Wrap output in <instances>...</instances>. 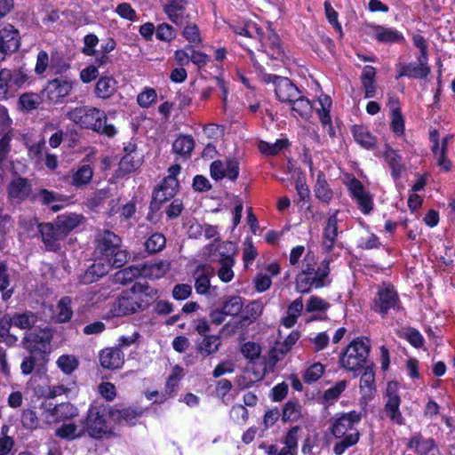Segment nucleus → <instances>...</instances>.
Here are the masks:
<instances>
[{"mask_svg":"<svg viewBox=\"0 0 455 455\" xmlns=\"http://www.w3.org/2000/svg\"><path fill=\"white\" fill-rule=\"evenodd\" d=\"M338 235L337 212L330 216L323 234L322 246L325 252H330L335 245Z\"/></svg>","mask_w":455,"mask_h":455,"instance_id":"nucleus-25","label":"nucleus"},{"mask_svg":"<svg viewBox=\"0 0 455 455\" xmlns=\"http://www.w3.org/2000/svg\"><path fill=\"white\" fill-rule=\"evenodd\" d=\"M5 72L7 73V79L10 83V86L12 87H21L23 84L27 83L28 80V75L21 69H7L4 68Z\"/></svg>","mask_w":455,"mask_h":455,"instance_id":"nucleus-54","label":"nucleus"},{"mask_svg":"<svg viewBox=\"0 0 455 455\" xmlns=\"http://www.w3.org/2000/svg\"><path fill=\"white\" fill-rule=\"evenodd\" d=\"M21 423L27 429H36L39 426V419L35 411L26 409L22 411Z\"/></svg>","mask_w":455,"mask_h":455,"instance_id":"nucleus-60","label":"nucleus"},{"mask_svg":"<svg viewBox=\"0 0 455 455\" xmlns=\"http://www.w3.org/2000/svg\"><path fill=\"white\" fill-rule=\"evenodd\" d=\"M142 266V276L158 279L162 277L170 268L168 261L161 260L157 263L144 264Z\"/></svg>","mask_w":455,"mask_h":455,"instance_id":"nucleus-33","label":"nucleus"},{"mask_svg":"<svg viewBox=\"0 0 455 455\" xmlns=\"http://www.w3.org/2000/svg\"><path fill=\"white\" fill-rule=\"evenodd\" d=\"M262 80L267 84H273L275 96L282 102L291 103V101L294 100V98L299 97V89L287 77L271 74H263Z\"/></svg>","mask_w":455,"mask_h":455,"instance_id":"nucleus-9","label":"nucleus"},{"mask_svg":"<svg viewBox=\"0 0 455 455\" xmlns=\"http://www.w3.org/2000/svg\"><path fill=\"white\" fill-rule=\"evenodd\" d=\"M166 243L164 235L161 233H155L145 242L146 251L150 253H156L162 251Z\"/></svg>","mask_w":455,"mask_h":455,"instance_id":"nucleus-48","label":"nucleus"},{"mask_svg":"<svg viewBox=\"0 0 455 455\" xmlns=\"http://www.w3.org/2000/svg\"><path fill=\"white\" fill-rule=\"evenodd\" d=\"M183 36L191 44H199L202 41L200 30L194 23H187L184 25Z\"/></svg>","mask_w":455,"mask_h":455,"instance_id":"nucleus-58","label":"nucleus"},{"mask_svg":"<svg viewBox=\"0 0 455 455\" xmlns=\"http://www.w3.org/2000/svg\"><path fill=\"white\" fill-rule=\"evenodd\" d=\"M362 417L361 412L351 411L341 413L331 419V431L335 438L339 439L333 446V452L336 455H342L348 448L359 442L361 434L356 426L361 421Z\"/></svg>","mask_w":455,"mask_h":455,"instance_id":"nucleus-1","label":"nucleus"},{"mask_svg":"<svg viewBox=\"0 0 455 455\" xmlns=\"http://www.w3.org/2000/svg\"><path fill=\"white\" fill-rule=\"evenodd\" d=\"M241 353L247 359L255 360L260 355L261 347L255 342L248 341L242 346Z\"/></svg>","mask_w":455,"mask_h":455,"instance_id":"nucleus-61","label":"nucleus"},{"mask_svg":"<svg viewBox=\"0 0 455 455\" xmlns=\"http://www.w3.org/2000/svg\"><path fill=\"white\" fill-rule=\"evenodd\" d=\"M41 97L37 93L25 92L19 98L20 109L22 111H32L41 104Z\"/></svg>","mask_w":455,"mask_h":455,"instance_id":"nucleus-42","label":"nucleus"},{"mask_svg":"<svg viewBox=\"0 0 455 455\" xmlns=\"http://www.w3.org/2000/svg\"><path fill=\"white\" fill-rule=\"evenodd\" d=\"M78 409L70 403H61L46 409L45 418L48 422H60L78 416Z\"/></svg>","mask_w":455,"mask_h":455,"instance_id":"nucleus-19","label":"nucleus"},{"mask_svg":"<svg viewBox=\"0 0 455 455\" xmlns=\"http://www.w3.org/2000/svg\"><path fill=\"white\" fill-rule=\"evenodd\" d=\"M116 90V81L110 76L100 77L95 86V93L100 99L110 98Z\"/></svg>","mask_w":455,"mask_h":455,"instance_id":"nucleus-31","label":"nucleus"},{"mask_svg":"<svg viewBox=\"0 0 455 455\" xmlns=\"http://www.w3.org/2000/svg\"><path fill=\"white\" fill-rule=\"evenodd\" d=\"M387 401L385 404L387 416L398 425L404 424V419L399 410L401 399L398 395V383L390 381L387 386Z\"/></svg>","mask_w":455,"mask_h":455,"instance_id":"nucleus-12","label":"nucleus"},{"mask_svg":"<svg viewBox=\"0 0 455 455\" xmlns=\"http://www.w3.org/2000/svg\"><path fill=\"white\" fill-rule=\"evenodd\" d=\"M329 307L327 302H325L323 299L312 296L309 298L307 303V312H315V311H325Z\"/></svg>","mask_w":455,"mask_h":455,"instance_id":"nucleus-64","label":"nucleus"},{"mask_svg":"<svg viewBox=\"0 0 455 455\" xmlns=\"http://www.w3.org/2000/svg\"><path fill=\"white\" fill-rule=\"evenodd\" d=\"M56 435L61 439L74 440L84 435V430H79L74 423H64L56 429Z\"/></svg>","mask_w":455,"mask_h":455,"instance_id":"nucleus-40","label":"nucleus"},{"mask_svg":"<svg viewBox=\"0 0 455 455\" xmlns=\"http://www.w3.org/2000/svg\"><path fill=\"white\" fill-rule=\"evenodd\" d=\"M214 269L210 265L197 267L193 274L195 278V289L198 294H206L211 287V277Z\"/></svg>","mask_w":455,"mask_h":455,"instance_id":"nucleus-23","label":"nucleus"},{"mask_svg":"<svg viewBox=\"0 0 455 455\" xmlns=\"http://www.w3.org/2000/svg\"><path fill=\"white\" fill-rule=\"evenodd\" d=\"M84 220V217L76 213L61 214L57 217L55 223L63 236L75 229Z\"/></svg>","mask_w":455,"mask_h":455,"instance_id":"nucleus-27","label":"nucleus"},{"mask_svg":"<svg viewBox=\"0 0 455 455\" xmlns=\"http://www.w3.org/2000/svg\"><path fill=\"white\" fill-rule=\"evenodd\" d=\"M391 128L397 135H401L404 132V121L399 108L392 110Z\"/></svg>","mask_w":455,"mask_h":455,"instance_id":"nucleus-62","label":"nucleus"},{"mask_svg":"<svg viewBox=\"0 0 455 455\" xmlns=\"http://www.w3.org/2000/svg\"><path fill=\"white\" fill-rule=\"evenodd\" d=\"M71 299L68 297L62 298L57 306V319L60 323H65L71 319L73 311L70 307Z\"/></svg>","mask_w":455,"mask_h":455,"instance_id":"nucleus-51","label":"nucleus"},{"mask_svg":"<svg viewBox=\"0 0 455 455\" xmlns=\"http://www.w3.org/2000/svg\"><path fill=\"white\" fill-rule=\"evenodd\" d=\"M7 194L10 201L20 204L31 196L32 185L26 178L15 177L8 185Z\"/></svg>","mask_w":455,"mask_h":455,"instance_id":"nucleus-15","label":"nucleus"},{"mask_svg":"<svg viewBox=\"0 0 455 455\" xmlns=\"http://www.w3.org/2000/svg\"><path fill=\"white\" fill-rule=\"evenodd\" d=\"M187 0H171L164 5L168 18L176 25L183 26L188 23L189 15L186 13Z\"/></svg>","mask_w":455,"mask_h":455,"instance_id":"nucleus-22","label":"nucleus"},{"mask_svg":"<svg viewBox=\"0 0 455 455\" xmlns=\"http://www.w3.org/2000/svg\"><path fill=\"white\" fill-rule=\"evenodd\" d=\"M33 198L40 201V203L44 205L51 206V209L53 212H58L60 209V205L56 204L55 203L61 202L62 196L52 191L42 188L33 196Z\"/></svg>","mask_w":455,"mask_h":455,"instance_id":"nucleus-35","label":"nucleus"},{"mask_svg":"<svg viewBox=\"0 0 455 455\" xmlns=\"http://www.w3.org/2000/svg\"><path fill=\"white\" fill-rule=\"evenodd\" d=\"M211 176L216 180L228 178L230 180H235L239 175V162L235 158L227 159V171L223 169V162L215 160L210 167Z\"/></svg>","mask_w":455,"mask_h":455,"instance_id":"nucleus-16","label":"nucleus"},{"mask_svg":"<svg viewBox=\"0 0 455 455\" xmlns=\"http://www.w3.org/2000/svg\"><path fill=\"white\" fill-rule=\"evenodd\" d=\"M189 232L193 235L200 234L204 235L206 239L215 238V241L218 240V228L215 226H212L209 224L204 225H192L189 228Z\"/></svg>","mask_w":455,"mask_h":455,"instance_id":"nucleus-55","label":"nucleus"},{"mask_svg":"<svg viewBox=\"0 0 455 455\" xmlns=\"http://www.w3.org/2000/svg\"><path fill=\"white\" fill-rule=\"evenodd\" d=\"M139 276H142V266H130L118 271L116 274V280L126 284Z\"/></svg>","mask_w":455,"mask_h":455,"instance_id":"nucleus-41","label":"nucleus"},{"mask_svg":"<svg viewBox=\"0 0 455 455\" xmlns=\"http://www.w3.org/2000/svg\"><path fill=\"white\" fill-rule=\"evenodd\" d=\"M100 365L106 369H119L124 364V354L118 347L103 349L100 354Z\"/></svg>","mask_w":455,"mask_h":455,"instance_id":"nucleus-24","label":"nucleus"},{"mask_svg":"<svg viewBox=\"0 0 455 455\" xmlns=\"http://www.w3.org/2000/svg\"><path fill=\"white\" fill-rule=\"evenodd\" d=\"M410 448H415L419 455H427L434 447V441L431 439H422L420 436H413L408 443Z\"/></svg>","mask_w":455,"mask_h":455,"instance_id":"nucleus-47","label":"nucleus"},{"mask_svg":"<svg viewBox=\"0 0 455 455\" xmlns=\"http://www.w3.org/2000/svg\"><path fill=\"white\" fill-rule=\"evenodd\" d=\"M195 147V141L193 138L189 135H182L178 137L173 144L172 149L173 151L180 156H190L192 150Z\"/></svg>","mask_w":455,"mask_h":455,"instance_id":"nucleus-38","label":"nucleus"},{"mask_svg":"<svg viewBox=\"0 0 455 455\" xmlns=\"http://www.w3.org/2000/svg\"><path fill=\"white\" fill-rule=\"evenodd\" d=\"M376 69L371 66H365L361 75L362 85L364 89L365 98H373L376 94Z\"/></svg>","mask_w":455,"mask_h":455,"instance_id":"nucleus-29","label":"nucleus"},{"mask_svg":"<svg viewBox=\"0 0 455 455\" xmlns=\"http://www.w3.org/2000/svg\"><path fill=\"white\" fill-rule=\"evenodd\" d=\"M400 307L399 296L394 287L389 284L379 286L373 299L371 309L385 316L390 310H399Z\"/></svg>","mask_w":455,"mask_h":455,"instance_id":"nucleus-8","label":"nucleus"},{"mask_svg":"<svg viewBox=\"0 0 455 455\" xmlns=\"http://www.w3.org/2000/svg\"><path fill=\"white\" fill-rule=\"evenodd\" d=\"M156 92L154 89H146L137 97L138 104L142 108H148L156 100Z\"/></svg>","mask_w":455,"mask_h":455,"instance_id":"nucleus-63","label":"nucleus"},{"mask_svg":"<svg viewBox=\"0 0 455 455\" xmlns=\"http://www.w3.org/2000/svg\"><path fill=\"white\" fill-rule=\"evenodd\" d=\"M141 164V158L132 154H125L119 163L120 170L130 173L138 169Z\"/></svg>","mask_w":455,"mask_h":455,"instance_id":"nucleus-53","label":"nucleus"},{"mask_svg":"<svg viewBox=\"0 0 455 455\" xmlns=\"http://www.w3.org/2000/svg\"><path fill=\"white\" fill-rule=\"evenodd\" d=\"M106 407L97 402L91 404L86 418L83 421L84 434L85 432L92 438H102L109 434V428L105 419Z\"/></svg>","mask_w":455,"mask_h":455,"instance_id":"nucleus-7","label":"nucleus"},{"mask_svg":"<svg viewBox=\"0 0 455 455\" xmlns=\"http://www.w3.org/2000/svg\"><path fill=\"white\" fill-rule=\"evenodd\" d=\"M121 238L110 230H102L96 236V251L113 267L119 268L128 260V253L121 249Z\"/></svg>","mask_w":455,"mask_h":455,"instance_id":"nucleus-5","label":"nucleus"},{"mask_svg":"<svg viewBox=\"0 0 455 455\" xmlns=\"http://www.w3.org/2000/svg\"><path fill=\"white\" fill-rule=\"evenodd\" d=\"M243 301L240 296H230L224 299L222 304L223 312L227 315H237L243 308Z\"/></svg>","mask_w":455,"mask_h":455,"instance_id":"nucleus-44","label":"nucleus"},{"mask_svg":"<svg viewBox=\"0 0 455 455\" xmlns=\"http://www.w3.org/2000/svg\"><path fill=\"white\" fill-rule=\"evenodd\" d=\"M290 350L282 342H276L269 351L268 363L275 366L276 363L282 360Z\"/></svg>","mask_w":455,"mask_h":455,"instance_id":"nucleus-57","label":"nucleus"},{"mask_svg":"<svg viewBox=\"0 0 455 455\" xmlns=\"http://www.w3.org/2000/svg\"><path fill=\"white\" fill-rule=\"evenodd\" d=\"M314 191L315 196L323 203L328 204L333 196L332 190L330 188L329 184L322 172L317 175V180Z\"/></svg>","mask_w":455,"mask_h":455,"instance_id":"nucleus-39","label":"nucleus"},{"mask_svg":"<svg viewBox=\"0 0 455 455\" xmlns=\"http://www.w3.org/2000/svg\"><path fill=\"white\" fill-rule=\"evenodd\" d=\"M301 405L299 401H289L285 403L283 409V421H297L301 416Z\"/></svg>","mask_w":455,"mask_h":455,"instance_id":"nucleus-43","label":"nucleus"},{"mask_svg":"<svg viewBox=\"0 0 455 455\" xmlns=\"http://www.w3.org/2000/svg\"><path fill=\"white\" fill-rule=\"evenodd\" d=\"M221 346L219 335H205L202 340L196 342V351L203 356L217 353Z\"/></svg>","mask_w":455,"mask_h":455,"instance_id":"nucleus-26","label":"nucleus"},{"mask_svg":"<svg viewBox=\"0 0 455 455\" xmlns=\"http://www.w3.org/2000/svg\"><path fill=\"white\" fill-rule=\"evenodd\" d=\"M93 171L89 164H84L73 172L71 184L76 188H84L92 179Z\"/></svg>","mask_w":455,"mask_h":455,"instance_id":"nucleus-36","label":"nucleus"},{"mask_svg":"<svg viewBox=\"0 0 455 455\" xmlns=\"http://www.w3.org/2000/svg\"><path fill=\"white\" fill-rule=\"evenodd\" d=\"M178 187V181H173V180H164L159 188L154 192L153 198L150 203V209L152 211H158L164 202L170 200L175 196Z\"/></svg>","mask_w":455,"mask_h":455,"instance_id":"nucleus-17","label":"nucleus"},{"mask_svg":"<svg viewBox=\"0 0 455 455\" xmlns=\"http://www.w3.org/2000/svg\"><path fill=\"white\" fill-rule=\"evenodd\" d=\"M360 390L364 398H371L374 393V372L369 366L364 367L361 376Z\"/></svg>","mask_w":455,"mask_h":455,"instance_id":"nucleus-37","label":"nucleus"},{"mask_svg":"<svg viewBox=\"0 0 455 455\" xmlns=\"http://www.w3.org/2000/svg\"><path fill=\"white\" fill-rule=\"evenodd\" d=\"M352 132L355 141L362 147L367 149H371L375 147L376 139L371 134L367 128L360 125H355Z\"/></svg>","mask_w":455,"mask_h":455,"instance_id":"nucleus-34","label":"nucleus"},{"mask_svg":"<svg viewBox=\"0 0 455 455\" xmlns=\"http://www.w3.org/2000/svg\"><path fill=\"white\" fill-rule=\"evenodd\" d=\"M148 289V285L136 283L130 290L123 291L120 297L112 303L109 311L111 316H125L145 309L149 304L147 299Z\"/></svg>","mask_w":455,"mask_h":455,"instance_id":"nucleus-4","label":"nucleus"},{"mask_svg":"<svg viewBox=\"0 0 455 455\" xmlns=\"http://www.w3.org/2000/svg\"><path fill=\"white\" fill-rule=\"evenodd\" d=\"M262 312V307L259 302L252 301L248 304L243 311V315L241 317L240 324L241 326L249 324L256 321V319L260 315Z\"/></svg>","mask_w":455,"mask_h":455,"instance_id":"nucleus-45","label":"nucleus"},{"mask_svg":"<svg viewBox=\"0 0 455 455\" xmlns=\"http://www.w3.org/2000/svg\"><path fill=\"white\" fill-rule=\"evenodd\" d=\"M330 259H323L318 266L315 255L307 252L303 260L302 270L296 276L295 289L300 293H308L312 288L319 289L330 283Z\"/></svg>","mask_w":455,"mask_h":455,"instance_id":"nucleus-2","label":"nucleus"},{"mask_svg":"<svg viewBox=\"0 0 455 455\" xmlns=\"http://www.w3.org/2000/svg\"><path fill=\"white\" fill-rule=\"evenodd\" d=\"M324 371V367L322 363H316L308 367L303 376L306 383H313L319 379Z\"/></svg>","mask_w":455,"mask_h":455,"instance_id":"nucleus-59","label":"nucleus"},{"mask_svg":"<svg viewBox=\"0 0 455 455\" xmlns=\"http://www.w3.org/2000/svg\"><path fill=\"white\" fill-rule=\"evenodd\" d=\"M20 45L19 31L12 25L0 29V61L4 60L7 54L16 52Z\"/></svg>","mask_w":455,"mask_h":455,"instance_id":"nucleus-14","label":"nucleus"},{"mask_svg":"<svg viewBox=\"0 0 455 455\" xmlns=\"http://www.w3.org/2000/svg\"><path fill=\"white\" fill-rule=\"evenodd\" d=\"M66 116L81 128L91 129L108 137H112L116 132L114 125L108 124L105 112L97 108L76 107L67 112Z\"/></svg>","mask_w":455,"mask_h":455,"instance_id":"nucleus-3","label":"nucleus"},{"mask_svg":"<svg viewBox=\"0 0 455 455\" xmlns=\"http://www.w3.org/2000/svg\"><path fill=\"white\" fill-rule=\"evenodd\" d=\"M217 250L220 251V259H218L220 267L218 271V276L222 282L228 283L234 277L232 267L235 264L234 254L235 245L233 243L226 241L218 245Z\"/></svg>","mask_w":455,"mask_h":455,"instance_id":"nucleus-10","label":"nucleus"},{"mask_svg":"<svg viewBox=\"0 0 455 455\" xmlns=\"http://www.w3.org/2000/svg\"><path fill=\"white\" fill-rule=\"evenodd\" d=\"M371 346L367 339H356L346 348L339 358L340 365L348 371H356L367 365Z\"/></svg>","mask_w":455,"mask_h":455,"instance_id":"nucleus-6","label":"nucleus"},{"mask_svg":"<svg viewBox=\"0 0 455 455\" xmlns=\"http://www.w3.org/2000/svg\"><path fill=\"white\" fill-rule=\"evenodd\" d=\"M111 267L113 266L110 264V260L105 259L95 260L80 276V281L84 284L92 283L107 275Z\"/></svg>","mask_w":455,"mask_h":455,"instance_id":"nucleus-21","label":"nucleus"},{"mask_svg":"<svg viewBox=\"0 0 455 455\" xmlns=\"http://www.w3.org/2000/svg\"><path fill=\"white\" fill-rule=\"evenodd\" d=\"M254 28L259 40L261 43L262 51L273 59H279L283 57L278 35L270 28H267L266 31H262L258 28Z\"/></svg>","mask_w":455,"mask_h":455,"instance_id":"nucleus-13","label":"nucleus"},{"mask_svg":"<svg viewBox=\"0 0 455 455\" xmlns=\"http://www.w3.org/2000/svg\"><path fill=\"white\" fill-rule=\"evenodd\" d=\"M36 321L37 317L32 312L14 314L12 315L13 325L22 330L32 328Z\"/></svg>","mask_w":455,"mask_h":455,"instance_id":"nucleus-46","label":"nucleus"},{"mask_svg":"<svg viewBox=\"0 0 455 455\" xmlns=\"http://www.w3.org/2000/svg\"><path fill=\"white\" fill-rule=\"evenodd\" d=\"M42 240L48 251H56L60 249L58 241L64 238L56 223H42L38 226Z\"/></svg>","mask_w":455,"mask_h":455,"instance_id":"nucleus-20","label":"nucleus"},{"mask_svg":"<svg viewBox=\"0 0 455 455\" xmlns=\"http://www.w3.org/2000/svg\"><path fill=\"white\" fill-rule=\"evenodd\" d=\"M419 63H411L408 65L403 66L397 76H409L412 78H424L426 77L429 72L430 69L426 64V60L422 59L421 57L419 59Z\"/></svg>","mask_w":455,"mask_h":455,"instance_id":"nucleus-28","label":"nucleus"},{"mask_svg":"<svg viewBox=\"0 0 455 455\" xmlns=\"http://www.w3.org/2000/svg\"><path fill=\"white\" fill-rule=\"evenodd\" d=\"M72 90V84L68 80L55 78L47 83L43 94L52 103L59 102L62 98L68 95Z\"/></svg>","mask_w":455,"mask_h":455,"instance_id":"nucleus-18","label":"nucleus"},{"mask_svg":"<svg viewBox=\"0 0 455 455\" xmlns=\"http://www.w3.org/2000/svg\"><path fill=\"white\" fill-rule=\"evenodd\" d=\"M288 145L286 140H277L274 143H268L266 141H260L259 143V149L264 155L267 156H275L277 155L283 148H284Z\"/></svg>","mask_w":455,"mask_h":455,"instance_id":"nucleus-49","label":"nucleus"},{"mask_svg":"<svg viewBox=\"0 0 455 455\" xmlns=\"http://www.w3.org/2000/svg\"><path fill=\"white\" fill-rule=\"evenodd\" d=\"M384 157L391 169L392 176L395 179H398L401 175V172L404 168L403 164L402 163V157L395 150L389 147H387L384 152Z\"/></svg>","mask_w":455,"mask_h":455,"instance_id":"nucleus-32","label":"nucleus"},{"mask_svg":"<svg viewBox=\"0 0 455 455\" xmlns=\"http://www.w3.org/2000/svg\"><path fill=\"white\" fill-rule=\"evenodd\" d=\"M376 38L379 42L394 43L402 40L403 36L401 34H399L397 31L394 29L378 27L376 28Z\"/></svg>","mask_w":455,"mask_h":455,"instance_id":"nucleus-52","label":"nucleus"},{"mask_svg":"<svg viewBox=\"0 0 455 455\" xmlns=\"http://www.w3.org/2000/svg\"><path fill=\"white\" fill-rule=\"evenodd\" d=\"M51 339L45 332L28 331L22 339V345L29 355L44 359Z\"/></svg>","mask_w":455,"mask_h":455,"instance_id":"nucleus-11","label":"nucleus"},{"mask_svg":"<svg viewBox=\"0 0 455 455\" xmlns=\"http://www.w3.org/2000/svg\"><path fill=\"white\" fill-rule=\"evenodd\" d=\"M292 103V110L296 113H298L299 116L301 117L307 118L310 112H311V103L310 101L299 94V97L294 98V100L291 101Z\"/></svg>","mask_w":455,"mask_h":455,"instance_id":"nucleus-50","label":"nucleus"},{"mask_svg":"<svg viewBox=\"0 0 455 455\" xmlns=\"http://www.w3.org/2000/svg\"><path fill=\"white\" fill-rule=\"evenodd\" d=\"M58 366L66 374L72 373L78 366V360L74 355H63L57 360Z\"/></svg>","mask_w":455,"mask_h":455,"instance_id":"nucleus-56","label":"nucleus"},{"mask_svg":"<svg viewBox=\"0 0 455 455\" xmlns=\"http://www.w3.org/2000/svg\"><path fill=\"white\" fill-rule=\"evenodd\" d=\"M110 417L118 423L134 424L135 420L140 417L141 411L132 408H111L109 410Z\"/></svg>","mask_w":455,"mask_h":455,"instance_id":"nucleus-30","label":"nucleus"}]
</instances>
